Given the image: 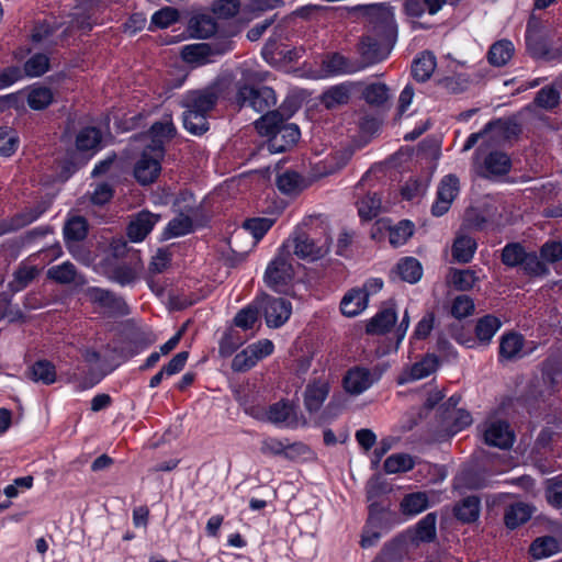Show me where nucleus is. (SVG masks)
Masks as SVG:
<instances>
[{"label":"nucleus","mask_w":562,"mask_h":562,"mask_svg":"<svg viewBox=\"0 0 562 562\" xmlns=\"http://www.w3.org/2000/svg\"><path fill=\"white\" fill-rule=\"evenodd\" d=\"M355 16L368 19L370 33L363 36L359 43L358 50L361 60L357 66L353 65V71L386 58L397 34L394 12L390 5L384 3L353 5Z\"/></svg>","instance_id":"f257e3e1"},{"label":"nucleus","mask_w":562,"mask_h":562,"mask_svg":"<svg viewBox=\"0 0 562 562\" xmlns=\"http://www.w3.org/2000/svg\"><path fill=\"white\" fill-rule=\"evenodd\" d=\"M173 131L172 122L166 119L155 123L143 136L145 148L134 166V176L140 184H149L158 178L164 157V142L172 136Z\"/></svg>","instance_id":"f03ea898"},{"label":"nucleus","mask_w":562,"mask_h":562,"mask_svg":"<svg viewBox=\"0 0 562 562\" xmlns=\"http://www.w3.org/2000/svg\"><path fill=\"white\" fill-rule=\"evenodd\" d=\"M281 106L277 111H271L262 115L255 122L256 130L262 136L269 137V149L273 153H281L296 144L301 132L295 124H283L291 116V113L283 115Z\"/></svg>","instance_id":"7ed1b4c3"},{"label":"nucleus","mask_w":562,"mask_h":562,"mask_svg":"<svg viewBox=\"0 0 562 562\" xmlns=\"http://www.w3.org/2000/svg\"><path fill=\"white\" fill-rule=\"evenodd\" d=\"M217 100L212 89L188 92L183 98V125L184 128L195 135L207 131L206 114L213 109Z\"/></svg>","instance_id":"20e7f679"},{"label":"nucleus","mask_w":562,"mask_h":562,"mask_svg":"<svg viewBox=\"0 0 562 562\" xmlns=\"http://www.w3.org/2000/svg\"><path fill=\"white\" fill-rule=\"evenodd\" d=\"M518 133V125L509 120H497L486 124L479 133H472L465 140L462 150L468 151L480 143L476 150L499 146Z\"/></svg>","instance_id":"39448f33"},{"label":"nucleus","mask_w":562,"mask_h":562,"mask_svg":"<svg viewBox=\"0 0 562 562\" xmlns=\"http://www.w3.org/2000/svg\"><path fill=\"white\" fill-rule=\"evenodd\" d=\"M289 257L293 250L294 255L301 259L315 261L324 257L328 251V240L313 239L305 234H295L280 247Z\"/></svg>","instance_id":"423d86ee"},{"label":"nucleus","mask_w":562,"mask_h":562,"mask_svg":"<svg viewBox=\"0 0 562 562\" xmlns=\"http://www.w3.org/2000/svg\"><path fill=\"white\" fill-rule=\"evenodd\" d=\"M498 146H492L484 151H475L474 165L477 172L484 178H493L509 172L512 160L509 156L497 149Z\"/></svg>","instance_id":"0eeeda50"},{"label":"nucleus","mask_w":562,"mask_h":562,"mask_svg":"<svg viewBox=\"0 0 562 562\" xmlns=\"http://www.w3.org/2000/svg\"><path fill=\"white\" fill-rule=\"evenodd\" d=\"M273 351L274 345L270 339H260L248 345L234 357L232 361V369L238 372L248 371L259 361L272 355Z\"/></svg>","instance_id":"6e6552de"},{"label":"nucleus","mask_w":562,"mask_h":562,"mask_svg":"<svg viewBox=\"0 0 562 562\" xmlns=\"http://www.w3.org/2000/svg\"><path fill=\"white\" fill-rule=\"evenodd\" d=\"M294 271L290 257L280 248L278 255L266 269L265 282L272 290L281 292L290 283Z\"/></svg>","instance_id":"1a4fd4ad"},{"label":"nucleus","mask_w":562,"mask_h":562,"mask_svg":"<svg viewBox=\"0 0 562 562\" xmlns=\"http://www.w3.org/2000/svg\"><path fill=\"white\" fill-rule=\"evenodd\" d=\"M257 303H259L266 324L270 328L282 326L292 314L291 303L283 297H273L265 294L257 299Z\"/></svg>","instance_id":"9d476101"},{"label":"nucleus","mask_w":562,"mask_h":562,"mask_svg":"<svg viewBox=\"0 0 562 562\" xmlns=\"http://www.w3.org/2000/svg\"><path fill=\"white\" fill-rule=\"evenodd\" d=\"M484 442L499 449L512 448L515 434L506 420L488 418L481 426Z\"/></svg>","instance_id":"9b49d317"},{"label":"nucleus","mask_w":562,"mask_h":562,"mask_svg":"<svg viewBox=\"0 0 562 562\" xmlns=\"http://www.w3.org/2000/svg\"><path fill=\"white\" fill-rule=\"evenodd\" d=\"M398 319L397 307L394 301L382 303L380 310L366 322V334L386 335L395 327Z\"/></svg>","instance_id":"f8f14e48"},{"label":"nucleus","mask_w":562,"mask_h":562,"mask_svg":"<svg viewBox=\"0 0 562 562\" xmlns=\"http://www.w3.org/2000/svg\"><path fill=\"white\" fill-rule=\"evenodd\" d=\"M237 101L241 106H250L257 112H263L277 103L274 91L269 87L255 89L243 86L237 92Z\"/></svg>","instance_id":"ddd939ff"},{"label":"nucleus","mask_w":562,"mask_h":562,"mask_svg":"<svg viewBox=\"0 0 562 562\" xmlns=\"http://www.w3.org/2000/svg\"><path fill=\"white\" fill-rule=\"evenodd\" d=\"M229 49V46L220 48L218 45L198 43L183 46L180 55L187 64L199 67L215 61L216 57L225 54Z\"/></svg>","instance_id":"4468645a"},{"label":"nucleus","mask_w":562,"mask_h":562,"mask_svg":"<svg viewBox=\"0 0 562 562\" xmlns=\"http://www.w3.org/2000/svg\"><path fill=\"white\" fill-rule=\"evenodd\" d=\"M460 191V181L456 175L445 176L438 187L437 199L431 212L435 216H441L448 212Z\"/></svg>","instance_id":"2eb2a0df"},{"label":"nucleus","mask_w":562,"mask_h":562,"mask_svg":"<svg viewBox=\"0 0 562 562\" xmlns=\"http://www.w3.org/2000/svg\"><path fill=\"white\" fill-rule=\"evenodd\" d=\"M265 418L279 427H295L299 424L295 406L285 400L270 405L265 413Z\"/></svg>","instance_id":"dca6fc26"},{"label":"nucleus","mask_w":562,"mask_h":562,"mask_svg":"<svg viewBox=\"0 0 562 562\" xmlns=\"http://www.w3.org/2000/svg\"><path fill=\"white\" fill-rule=\"evenodd\" d=\"M439 358L434 353H428L420 361H417L403 370L398 376V383L406 384L425 379L436 372L439 368Z\"/></svg>","instance_id":"f3484780"},{"label":"nucleus","mask_w":562,"mask_h":562,"mask_svg":"<svg viewBox=\"0 0 562 562\" xmlns=\"http://www.w3.org/2000/svg\"><path fill=\"white\" fill-rule=\"evenodd\" d=\"M88 225L87 221L81 216H74L69 218L64 227L65 239L68 244V249L72 254V256L86 263H88V258L78 252L72 246L71 243L82 240L87 236Z\"/></svg>","instance_id":"a211bd4d"},{"label":"nucleus","mask_w":562,"mask_h":562,"mask_svg":"<svg viewBox=\"0 0 562 562\" xmlns=\"http://www.w3.org/2000/svg\"><path fill=\"white\" fill-rule=\"evenodd\" d=\"M159 221V216L150 212L138 213L127 227V236L134 243L142 241Z\"/></svg>","instance_id":"6ab92c4d"},{"label":"nucleus","mask_w":562,"mask_h":562,"mask_svg":"<svg viewBox=\"0 0 562 562\" xmlns=\"http://www.w3.org/2000/svg\"><path fill=\"white\" fill-rule=\"evenodd\" d=\"M328 395V384L326 381H315L310 383L305 390L304 404L308 412H317Z\"/></svg>","instance_id":"aec40b11"},{"label":"nucleus","mask_w":562,"mask_h":562,"mask_svg":"<svg viewBox=\"0 0 562 562\" xmlns=\"http://www.w3.org/2000/svg\"><path fill=\"white\" fill-rule=\"evenodd\" d=\"M382 371L378 367H353V395H358L370 389L380 380Z\"/></svg>","instance_id":"412c9836"},{"label":"nucleus","mask_w":562,"mask_h":562,"mask_svg":"<svg viewBox=\"0 0 562 562\" xmlns=\"http://www.w3.org/2000/svg\"><path fill=\"white\" fill-rule=\"evenodd\" d=\"M348 60L337 54L333 53L327 55L322 61V68L314 76L316 79L328 78L333 76H338L348 71Z\"/></svg>","instance_id":"4be33fe9"},{"label":"nucleus","mask_w":562,"mask_h":562,"mask_svg":"<svg viewBox=\"0 0 562 562\" xmlns=\"http://www.w3.org/2000/svg\"><path fill=\"white\" fill-rule=\"evenodd\" d=\"M476 240L463 233H459L452 245V256L458 262L471 261L476 250Z\"/></svg>","instance_id":"5701e85b"},{"label":"nucleus","mask_w":562,"mask_h":562,"mask_svg":"<svg viewBox=\"0 0 562 562\" xmlns=\"http://www.w3.org/2000/svg\"><path fill=\"white\" fill-rule=\"evenodd\" d=\"M446 0H404V12L411 18H420L425 12L436 14Z\"/></svg>","instance_id":"b1692460"},{"label":"nucleus","mask_w":562,"mask_h":562,"mask_svg":"<svg viewBox=\"0 0 562 562\" xmlns=\"http://www.w3.org/2000/svg\"><path fill=\"white\" fill-rule=\"evenodd\" d=\"M514 52L515 47L510 41L499 40L490 47L487 60L495 67H502L512 59Z\"/></svg>","instance_id":"393cba45"},{"label":"nucleus","mask_w":562,"mask_h":562,"mask_svg":"<svg viewBox=\"0 0 562 562\" xmlns=\"http://www.w3.org/2000/svg\"><path fill=\"white\" fill-rule=\"evenodd\" d=\"M101 132L98 128L86 127L77 135L76 146L79 151H90V156H92L101 148Z\"/></svg>","instance_id":"a878e982"},{"label":"nucleus","mask_w":562,"mask_h":562,"mask_svg":"<svg viewBox=\"0 0 562 562\" xmlns=\"http://www.w3.org/2000/svg\"><path fill=\"white\" fill-rule=\"evenodd\" d=\"M436 57L430 52L422 53L412 65L413 77L420 82L427 81L436 69Z\"/></svg>","instance_id":"bb28decb"},{"label":"nucleus","mask_w":562,"mask_h":562,"mask_svg":"<svg viewBox=\"0 0 562 562\" xmlns=\"http://www.w3.org/2000/svg\"><path fill=\"white\" fill-rule=\"evenodd\" d=\"M379 131V122L373 116H366L359 121L358 135L353 136V150L368 145Z\"/></svg>","instance_id":"cd10ccee"},{"label":"nucleus","mask_w":562,"mask_h":562,"mask_svg":"<svg viewBox=\"0 0 562 562\" xmlns=\"http://www.w3.org/2000/svg\"><path fill=\"white\" fill-rule=\"evenodd\" d=\"M395 272L401 280L408 283H416L423 276V268L416 258L405 257L397 262Z\"/></svg>","instance_id":"c85d7f7f"},{"label":"nucleus","mask_w":562,"mask_h":562,"mask_svg":"<svg viewBox=\"0 0 562 562\" xmlns=\"http://www.w3.org/2000/svg\"><path fill=\"white\" fill-rule=\"evenodd\" d=\"M47 206L45 204H38L34 207L26 209L25 211L18 214L11 222L10 225L0 224V235L12 231L19 229L36 221L45 211Z\"/></svg>","instance_id":"c756f323"},{"label":"nucleus","mask_w":562,"mask_h":562,"mask_svg":"<svg viewBox=\"0 0 562 562\" xmlns=\"http://www.w3.org/2000/svg\"><path fill=\"white\" fill-rule=\"evenodd\" d=\"M308 186L310 182L295 171H285L277 179L278 189L285 194H296Z\"/></svg>","instance_id":"7c9ffc66"},{"label":"nucleus","mask_w":562,"mask_h":562,"mask_svg":"<svg viewBox=\"0 0 562 562\" xmlns=\"http://www.w3.org/2000/svg\"><path fill=\"white\" fill-rule=\"evenodd\" d=\"M411 324V317L408 314V311L406 310L403 314V317L398 325L396 326L394 330L395 335V341L392 342L391 340L385 346H380L376 348L375 353L378 357H384L389 353L396 352L404 340L406 333L409 328Z\"/></svg>","instance_id":"2f4dec72"},{"label":"nucleus","mask_w":562,"mask_h":562,"mask_svg":"<svg viewBox=\"0 0 562 562\" xmlns=\"http://www.w3.org/2000/svg\"><path fill=\"white\" fill-rule=\"evenodd\" d=\"M524 338L517 333H508L502 336L499 342V357L512 360L520 356Z\"/></svg>","instance_id":"473e14b6"},{"label":"nucleus","mask_w":562,"mask_h":562,"mask_svg":"<svg viewBox=\"0 0 562 562\" xmlns=\"http://www.w3.org/2000/svg\"><path fill=\"white\" fill-rule=\"evenodd\" d=\"M436 522L437 515L435 513L427 514L417 522L413 541L427 543L432 542L437 537Z\"/></svg>","instance_id":"72a5a7b5"},{"label":"nucleus","mask_w":562,"mask_h":562,"mask_svg":"<svg viewBox=\"0 0 562 562\" xmlns=\"http://www.w3.org/2000/svg\"><path fill=\"white\" fill-rule=\"evenodd\" d=\"M502 322L494 315H485L481 317L475 326V336L483 342L488 344L494 335L499 330Z\"/></svg>","instance_id":"f704fd0d"},{"label":"nucleus","mask_w":562,"mask_h":562,"mask_svg":"<svg viewBox=\"0 0 562 562\" xmlns=\"http://www.w3.org/2000/svg\"><path fill=\"white\" fill-rule=\"evenodd\" d=\"M456 517L462 522L475 521L480 515V499L475 495H469L454 507Z\"/></svg>","instance_id":"c9c22d12"},{"label":"nucleus","mask_w":562,"mask_h":562,"mask_svg":"<svg viewBox=\"0 0 562 562\" xmlns=\"http://www.w3.org/2000/svg\"><path fill=\"white\" fill-rule=\"evenodd\" d=\"M86 296L93 304H98L101 308L110 312L114 311L120 305V300L116 296L101 288H88L86 290Z\"/></svg>","instance_id":"e433bc0d"},{"label":"nucleus","mask_w":562,"mask_h":562,"mask_svg":"<svg viewBox=\"0 0 562 562\" xmlns=\"http://www.w3.org/2000/svg\"><path fill=\"white\" fill-rule=\"evenodd\" d=\"M443 427L449 435H456L472 423V417L469 412L464 409L451 411V413L443 416Z\"/></svg>","instance_id":"4c0bfd02"},{"label":"nucleus","mask_w":562,"mask_h":562,"mask_svg":"<svg viewBox=\"0 0 562 562\" xmlns=\"http://www.w3.org/2000/svg\"><path fill=\"white\" fill-rule=\"evenodd\" d=\"M382 515L370 516L360 539V546L363 549H369L374 547L381 538V525H382Z\"/></svg>","instance_id":"58836bf2"},{"label":"nucleus","mask_w":562,"mask_h":562,"mask_svg":"<svg viewBox=\"0 0 562 562\" xmlns=\"http://www.w3.org/2000/svg\"><path fill=\"white\" fill-rule=\"evenodd\" d=\"M193 223L189 214H179L166 226L162 237L170 239L189 234L192 231Z\"/></svg>","instance_id":"ea45409f"},{"label":"nucleus","mask_w":562,"mask_h":562,"mask_svg":"<svg viewBox=\"0 0 562 562\" xmlns=\"http://www.w3.org/2000/svg\"><path fill=\"white\" fill-rule=\"evenodd\" d=\"M363 100L370 105L381 106L389 100V88L385 83L373 82L361 90Z\"/></svg>","instance_id":"a19ab883"},{"label":"nucleus","mask_w":562,"mask_h":562,"mask_svg":"<svg viewBox=\"0 0 562 562\" xmlns=\"http://www.w3.org/2000/svg\"><path fill=\"white\" fill-rule=\"evenodd\" d=\"M260 306L257 303V299L241 308L234 317V324L236 327L244 330L252 329L259 319Z\"/></svg>","instance_id":"79ce46f5"},{"label":"nucleus","mask_w":562,"mask_h":562,"mask_svg":"<svg viewBox=\"0 0 562 562\" xmlns=\"http://www.w3.org/2000/svg\"><path fill=\"white\" fill-rule=\"evenodd\" d=\"M402 514L415 516L429 507L427 494H405L400 504Z\"/></svg>","instance_id":"37998d69"},{"label":"nucleus","mask_w":562,"mask_h":562,"mask_svg":"<svg viewBox=\"0 0 562 562\" xmlns=\"http://www.w3.org/2000/svg\"><path fill=\"white\" fill-rule=\"evenodd\" d=\"M529 551L535 559L548 558L559 551V542L551 536L540 537L531 543Z\"/></svg>","instance_id":"c03bdc74"},{"label":"nucleus","mask_w":562,"mask_h":562,"mask_svg":"<svg viewBox=\"0 0 562 562\" xmlns=\"http://www.w3.org/2000/svg\"><path fill=\"white\" fill-rule=\"evenodd\" d=\"M77 277V270L69 261L53 266L47 270V278L60 284L72 283Z\"/></svg>","instance_id":"a18cd8bd"},{"label":"nucleus","mask_w":562,"mask_h":562,"mask_svg":"<svg viewBox=\"0 0 562 562\" xmlns=\"http://www.w3.org/2000/svg\"><path fill=\"white\" fill-rule=\"evenodd\" d=\"M532 515V508L522 503L510 506L505 514V524L508 528L515 529L516 527L525 524L530 519Z\"/></svg>","instance_id":"49530a36"},{"label":"nucleus","mask_w":562,"mask_h":562,"mask_svg":"<svg viewBox=\"0 0 562 562\" xmlns=\"http://www.w3.org/2000/svg\"><path fill=\"white\" fill-rule=\"evenodd\" d=\"M27 104L33 110H43L53 101V92L49 88L34 86L26 95Z\"/></svg>","instance_id":"de8ad7c7"},{"label":"nucleus","mask_w":562,"mask_h":562,"mask_svg":"<svg viewBox=\"0 0 562 562\" xmlns=\"http://www.w3.org/2000/svg\"><path fill=\"white\" fill-rule=\"evenodd\" d=\"M31 379L35 382L52 384L56 381L55 367L45 360L37 361L31 368Z\"/></svg>","instance_id":"09e8293b"},{"label":"nucleus","mask_w":562,"mask_h":562,"mask_svg":"<svg viewBox=\"0 0 562 562\" xmlns=\"http://www.w3.org/2000/svg\"><path fill=\"white\" fill-rule=\"evenodd\" d=\"M350 87L348 85H338L328 89L323 94V103L326 108H334L336 105L347 103L350 97Z\"/></svg>","instance_id":"8fccbe9b"},{"label":"nucleus","mask_w":562,"mask_h":562,"mask_svg":"<svg viewBox=\"0 0 562 562\" xmlns=\"http://www.w3.org/2000/svg\"><path fill=\"white\" fill-rule=\"evenodd\" d=\"M382 209L380 196L369 194L359 202L358 214L364 221H370L379 215Z\"/></svg>","instance_id":"3c124183"},{"label":"nucleus","mask_w":562,"mask_h":562,"mask_svg":"<svg viewBox=\"0 0 562 562\" xmlns=\"http://www.w3.org/2000/svg\"><path fill=\"white\" fill-rule=\"evenodd\" d=\"M414 467L413 458L406 453L390 456L384 462V470L387 473L405 472Z\"/></svg>","instance_id":"603ef678"},{"label":"nucleus","mask_w":562,"mask_h":562,"mask_svg":"<svg viewBox=\"0 0 562 562\" xmlns=\"http://www.w3.org/2000/svg\"><path fill=\"white\" fill-rule=\"evenodd\" d=\"M178 20V10L170 7L162 8L153 14L149 30H154V27L166 29L176 23Z\"/></svg>","instance_id":"864d4df0"},{"label":"nucleus","mask_w":562,"mask_h":562,"mask_svg":"<svg viewBox=\"0 0 562 562\" xmlns=\"http://www.w3.org/2000/svg\"><path fill=\"white\" fill-rule=\"evenodd\" d=\"M245 339L235 329L225 331L220 340L218 351L223 357H229L233 352L244 344Z\"/></svg>","instance_id":"5fc2aeb1"},{"label":"nucleus","mask_w":562,"mask_h":562,"mask_svg":"<svg viewBox=\"0 0 562 562\" xmlns=\"http://www.w3.org/2000/svg\"><path fill=\"white\" fill-rule=\"evenodd\" d=\"M389 558V561L400 562L407 553L406 538L400 536L384 544L381 550Z\"/></svg>","instance_id":"6e6d98bb"},{"label":"nucleus","mask_w":562,"mask_h":562,"mask_svg":"<svg viewBox=\"0 0 562 562\" xmlns=\"http://www.w3.org/2000/svg\"><path fill=\"white\" fill-rule=\"evenodd\" d=\"M19 145L16 132L10 127H0V155L11 156L15 153Z\"/></svg>","instance_id":"4d7b16f0"},{"label":"nucleus","mask_w":562,"mask_h":562,"mask_svg":"<svg viewBox=\"0 0 562 562\" xmlns=\"http://www.w3.org/2000/svg\"><path fill=\"white\" fill-rule=\"evenodd\" d=\"M413 235V225L408 221H402L390 228L389 240L394 247L404 245Z\"/></svg>","instance_id":"13d9d810"},{"label":"nucleus","mask_w":562,"mask_h":562,"mask_svg":"<svg viewBox=\"0 0 562 562\" xmlns=\"http://www.w3.org/2000/svg\"><path fill=\"white\" fill-rule=\"evenodd\" d=\"M525 254V248L520 244L512 243L504 247L502 261L508 267H516L521 265Z\"/></svg>","instance_id":"bf43d9fd"},{"label":"nucleus","mask_w":562,"mask_h":562,"mask_svg":"<svg viewBox=\"0 0 562 562\" xmlns=\"http://www.w3.org/2000/svg\"><path fill=\"white\" fill-rule=\"evenodd\" d=\"M560 101V93L559 91L553 87H543L538 93L535 99V102L538 106L551 110L555 108L559 104Z\"/></svg>","instance_id":"052dcab7"},{"label":"nucleus","mask_w":562,"mask_h":562,"mask_svg":"<svg viewBox=\"0 0 562 562\" xmlns=\"http://www.w3.org/2000/svg\"><path fill=\"white\" fill-rule=\"evenodd\" d=\"M48 57L44 54L32 56L24 65L25 74L29 77H38L48 70Z\"/></svg>","instance_id":"680f3d73"},{"label":"nucleus","mask_w":562,"mask_h":562,"mask_svg":"<svg viewBox=\"0 0 562 562\" xmlns=\"http://www.w3.org/2000/svg\"><path fill=\"white\" fill-rule=\"evenodd\" d=\"M479 278L476 277L475 272L465 269V270H456L453 271L451 276V282L452 284L461 291L470 290L474 286Z\"/></svg>","instance_id":"e2e57ef3"},{"label":"nucleus","mask_w":562,"mask_h":562,"mask_svg":"<svg viewBox=\"0 0 562 562\" xmlns=\"http://www.w3.org/2000/svg\"><path fill=\"white\" fill-rule=\"evenodd\" d=\"M273 225V220L267 217L250 218L244 223V228L248 231L256 240H259Z\"/></svg>","instance_id":"0e129e2a"},{"label":"nucleus","mask_w":562,"mask_h":562,"mask_svg":"<svg viewBox=\"0 0 562 562\" xmlns=\"http://www.w3.org/2000/svg\"><path fill=\"white\" fill-rule=\"evenodd\" d=\"M474 312V302L473 300L468 295H459L457 296L451 306V314L456 318H464L467 316H470Z\"/></svg>","instance_id":"69168bd1"},{"label":"nucleus","mask_w":562,"mask_h":562,"mask_svg":"<svg viewBox=\"0 0 562 562\" xmlns=\"http://www.w3.org/2000/svg\"><path fill=\"white\" fill-rule=\"evenodd\" d=\"M38 274V269L29 263H21L14 272V283L16 290L25 288Z\"/></svg>","instance_id":"338daca9"},{"label":"nucleus","mask_w":562,"mask_h":562,"mask_svg":"<svg viewBox=\"0 0 562 562\" xmlns=\"http://www.w3.org/2000/svg\"><path fill=\"white\" fill-rule=\"evenodd\" d=\"M465 222L468 226L475 229H483L490 223H496L495 216L492 213L483 214L477 210H470L465 214Z\"/></svg>","instance_id":"774afa93"}]
</instances>
